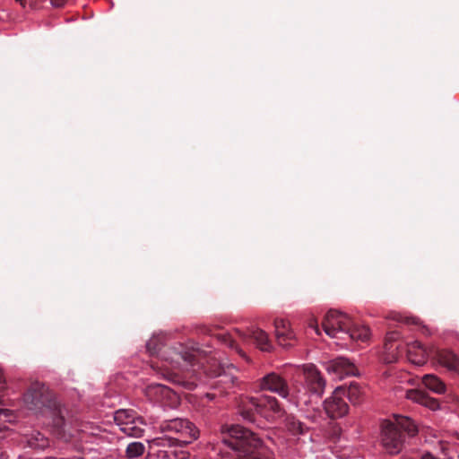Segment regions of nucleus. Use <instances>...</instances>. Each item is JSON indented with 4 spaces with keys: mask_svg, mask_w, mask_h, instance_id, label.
I'll use <instances>...</instances> for the list:
<instances>
[{
    "mask_svg": "<svg viewBox=\"0 0 459 459\" xmlns=\"http://www.w3.org/2000/svg\"><path fill=\"white\" fill-rule=\"evenodd\" d=\"M159 336H153L146 343V349L151 355L161 351V358L169 363L173 368H178V372H168L166 377L171 382L183 386L187 390H193L197 385V379L201 364L197 359L199 351L190 349L182 343L165 348Z\"/></svg>",
    "mask_w": 459,
    "mask_h": 459,
    "instance_id": "nucleus-1",
    "label": "nucleus"
},
{
    "mask_svg": "<svg viewBox=\"0 0 459 459\" xmlns=\"http://www.w3.org/2000/svg\"><path fill=\"white\" fill-rule=\"evenodd\" d=\"M163 436L148 440L149 449L159 459H187L189 453L183 448L195 440L199 430L186 419L176 418L160 422Z\"/></svg>",
    "mask_w": 459,
    "mask_h": 459,
    "instance_id": "nucleus-2",
    "label": "nucleus"
},
{
    "mask_svg": "<svg viewBox=\"0 0 459 459\" xmlns=\"http://www.w3.org/2000/svg\"><path fill=\"white\" fill-rule=\"evenodd\" d=\"M24 403L28 410L35 413H48L52 418L53 429L58 438L68 441L72 434L66 433L63 409L56 402L54 394L41 383H34L24 394Z\"/></svg>",
    "mask_w": 459,
    "mask_h": 459,
    "instance_id": "nucleus-3",
    "label": "nucleus"
},
{
    "mask_svg": "<svg viewBox=\"0 0 459 459\" xmlns=\"http://www.w3.org/2000/svg\"><path fill=\"white\" fill-rule=\"evenodd\" d=\"M222 440L233 451L236 459H265L262 440L247 429L231 426Z\"/></svg>",
    "mask_w": 459,
    "mask_h": 459,
    "instance_id": "nucleus-4",
    "label": "nucleus"
},
{
    "mask_svg": "<svg viewBox=\"0 0 459 459\" xmlns=\"http://www.w3.org/2000/svg\"><path fill=\"white\" fill-rule=\"evenodd\" d=\"M382 444L391 455L401 452L407 437H414L418 433L415 423L408 417L394 415V421L384 420L382 425Z\"/></svg>",
    "mask_w": 459,
    "mask_h": 459,
    "instance_id": "nucleus-5",
    "label": "nucleus"
},
{
    "mask_svg": "<svg viewBox=\"0 0 459 459\" xmlns=\"http://www.w3.org/2000/svg\"><path fill=\"white\" fill-rule=\"evenodd\" d=\"M238 411L242 418L251 423L256 422V414L267 417V412L281 415V408L278 400L273 396L263 395L258 398L246 397L241 399Z\"/></svg>",
    "mask_w": 459,
    "mask_h": 459,
    "instance_id": "nucleus-6",
    "label": "nucleus"
},
{
    "mask_svg": "<svg viewBox=\"0 0 459 459\" xmlns=\"http://www.w3.org/2000/svg\"><path fill=\"white\" fill-rule=\"evenodd\" d=\"M351 322L346 314L330 309L322 322V326L327 335L337 338L339 333L345 334Z\"/></svg>",
    "mask_w": 459,
    "mask_h": 459,
    "instance_id": "nucleus-7",
    "label": "nucleus"
},
{
    "mask_svg": "<svg viewBox=\"0 0 459 459\" xmlns=\"http://www.w3.org/2000/svg\"><path fill=\"white\" fill-rule=\"evenodd\" d=\"M406 344L400 341V333L391 332L386 334L384 344L383 359L385 363H394L403 355Z\"/></svg>",
    "mask_w": 459,
    "mask_h": 459,
    "instance_id": "nucleus-8",
    "label": "nucleus"
},
{
    "mask_svg": "<svg viewBox=\"0 0 459 459\" xmlns=\"http://www.w3.org/2000/svg\"><path fill=\"white\" fill-rule=\"evenodd\" d=\"M303 373L307 389L313 394L321 397L325 392V380L320 371L313 364L303 366Z\"/></svg>",
    "mask_w": 459,
    "mask_h": 459,
    "instance_id": "nucleus-9",
    "label": "nucleus"
},
{
    "mask_svg": "<svg viewBox=\"0 0 459 459\" xmlns=\"http://www.w3.org/2000/svg\"><path fill=\"white\" fill-rule=\"evenodd\" d=\"M259 388L278 394L282 398H287L290 394L287 381L274 372L266 374L259 380Z\"/></svg>",
    "mask_w": 459,
    "mask_h": 459,
    "instance_id": "nucleus-10",
    "label": "nucleus"
},
{
    "mask_svg": "<svg viewBox=\"0 0 459 459\" xmlns=\"http://www.w3.org/2000/svg\"><path fill=\"white\" fill-rule=\"evenodd\" d=\"M324 408L331 419L342 418L348 413L349 405L342 395L341 388H336L333 394L325 401Z\"/></svg>",
    "mask_w": 459,
    "mask_h": 459,
    "instance_id": "nucleus-11",
    "label": "nucleus"
},
{
    "mask_svg": "<svg viewBox=\"0 0 459 459\" xmlns=\"http://www.w3.org/2000/svg\"><path fill=\"white\" fill-rule=\"evenodd\" d=\"M326 368L330 373H333L340 378L358 374L355 365L348 359L342 357L331 360Z\"/></svg>",
    "mask_w": 459,
    "mask_h": 459,
    "instance_id": "nucleus-12",
    "label": "nucleus"
},
{
    "mask_svg": "<svg viewBox=\"0 0 459 459\" xmlns=\"http://www.w3.org/2000/svg\"><path fill=\"white\" fill-rule=\"evenodd\" d=\"M433 357L443 367L451 371H459V358L450 350L437 349L431 351Z\"/></svg>",
    "mask_w": 459,
    "mask_h": 459,
    "instance_id": "nucleus-13",
    "label": "nucleus"
},
{
    "mask_svg": "<svg viewBox=\"0 0 459 459\" xmlns=\"http://www.w3.org/2000/svg\"><path fill=\"white\" fill-rule=\"evenodd\" d=\"M405 351L408 359L418 366L425 364L429 357V351L419 342L406 343Z\"/></svg>",
    "mask_w": 459,
    "mask_h": 459,
    "instance_id": "nucleus-14",
    "label": "nucleus"
},
{
    "mask_svg": "<svg viewBox=\"0 0 459 459\" xmlns=\"http://www.w3.org/2000/svg\"><path fill=\"white\" fill-rule=\"evenodd\" d=\"M147 394L149 396L154 395L158 401L168 399L173 406L178 403V397L176 393L164 385L155 384L149 385Z\"/></svg>",
    "mask_w": 459,
    "mask_h": 459,
    "instance_id": "nucleus-15",
    "label": "nucleus"
},
{
    "mask_svg": "<svg viewBox=\"0 0 459 459\" xmlns=\"http://www.w3.org/2000/svg\"><path fill=\"white\" fill-rule=\"evenodd\" d=\"M406 398L411 400L417 403L422 404L431 410H437L439 406L438 401L432 397H429L427 393L417 390L410 389L406 391Z\"/></svg>",
    "mask_w": 459,
    "mask_h": 459,
    "instance_id": "nucleus-16",
    "label": "nucleus"
},
{
    "mask_svg": "<svg viewBox=\"0 0 459 459\" xmlns=\"http://www.w3.org/2000/svg\"><path fill=\"white\" fill-rule=\"evenodd\" d=\"M23 438L27 446L32 449H45L49 446L48 438L38 430H32L29 434H25Z\"/></svg>",
    "mask_w": 459,
    "mask_h": 459,
    "instance_id": "nucleus-17",
    "label": "nucleus"
},
{
    "mask_svg": "<svg viewBox=\"0 0 459 459\" xmlns=\"http://www.w3.org/2000/svg\"><path fill=\"white\" fill-rule=\"evenodd\" d=\"M345 334L353 341L366 342L369 338V329L365 325H359L351 321Z\"/></svg>",
    "mask_w": 459,
    "mask_h": 459,
    "instance_id": "nucleus-18",
    "label": "nucleus"
},
{
    "mask_svg": "<svg viewBox=\"0 0 459 459\" xmlns=\"http://www.w3.org/2000/svg\"><path fill=\"white\" fill-rule=\"evenodd\" d=\"M423 385L430 391L436 394L446 393V384L436 375L427 374L422 377Z\"/></svg>",
    "mask_w": 459,
    "mask_h": 459,
    "instance_id": "nucleus-19",
    "label": "nucleus"
},
{
    "mask_svg": "<svg viewBox=\"0 0 459 459\" xmlns=\"http://www.w3.org/2000/svg\"><path fill=\"white\" fill-rule=\"evenodd\" d=\"M249 336L262 351H270L272 350L273 345L264 331L261 329L251 330Z\"/></svg>",
    "mask_w": 459,
    "mask_h": 459,
    "instance_id": "nucleus-20",
    "label": "nucleus"
},
{
    "mask_svg": "<svg viewBox=\"0 0 459 459\" xmlns=\"http://www.w3.org/2000/svg\"><path fill=\"white\" fill-rule=\"evenodd\" d=\"M145 425V422L143 418L138 417L135 420H133L128 425L122 429V432L126 435L133 437H141L144 433V429L143 428Z\"/></svg>",
    "mask_w": 459,
    "mask_h": 459,
    "instance_id": "nucleus-21",
    "label": "nucleus"
},
{
    "mask_svg": "<svg viewBox=\"0 0 459 459\" xmlns=\"http://www.w3.org/2000/svg\"><path fill=\"white\" fill-rule=\"evenodd\" d=\"M138 417L132 410H118L114 414V420L120 430Z\"/></svg>",
    "mask_w": 459,
    "mask_h": 459,
    "instance_id": "nucleus-22",
    "label": "nucleus"
},
{
    "mask_svg": "<svg viewBox=\"0 0 459 459\" xmlns=\"http://www.w3.org/2000/svg\"><path fill=\"white\" fill-rule=\"evenodd\" d=\"M285 427L292 435H303L308 428L293 415H288L285 419Z\"/></svg>",
    "mask_w": 459,
    "mask_h": 459,
    "instance_id": "nucleus-23",
    "label": "nucleus"
},
{
    "mask_svg": "<svg viewBox=\"0 0 459 459\" xmlns=\"http://www.w3.org/2000/svg\"><path fill=\"white\" fill-rule=\"evenodd\" d=\"M340 388L342 390V395L343 398H348L349 401L353 404L359 403L361 391L358 384L351 383L348 387L341 386Z\"/></svg>",
    "mask_w": 459,
    "mask_h": 459,
    "instance_id": "nucleus-24",
    "label": "nucleus"
},
{
    "mask_svg": "<svg viewBox=\"0 0 459 459\" xmlns=\"http://www.w3.org/2000/svg\"><path fill=\"white\" fill-rule=\"evenodd\" d=\"M145 452V446L142 442L134 441L127 445L126 455L129 459H135L143 455Z\"/></svg>",
    "mask_w": 459,
    "mask_h": 459,
    "instance_id": "nucleus-25",
    "label": "nucleus"
},
{
    "mask_svg": "<svg viewBox=\"0 0 459 459\" xmlns=\"http://www.w3.org/2000/svg\"><path fill=\"white\" fill-rule=\"evenodd\" d=\"M275 335L278 342H282L284 340L282 336L287 332L291 331L288 321L284 319H275L274 321Z\"/></svg>",
    "mask_w": 459,
    "mask_h": 459,
    "instance_id": "nucleus-26",
    "label": "nucleus"
},
{
    "mask_svg": "<svg viewBox=\"0 0 459 459\" xmlns=\"http://www.w3.org/2000/svg\"><path fill=\"white\" fill-rule=\"evenodd\" d=\"M282 342H278L282 347H290L292 346L295 342V334L293 331H290L284 333Z\"/></svg>",
    "mask_w": 459,
    "mask_h": 459,
    "instance_id": "nucleus-27",
    "label": "nucleus"
},
{
    "mask_svg": "<svg viewBox=\"0 0 459 459\" xmlns=\"http://www.w3.org/2000/svg\"><path fill=\"white\" fill-rule=\"evenodd\" d=\"M222 342L227 344L230 348L235 349L239 354L244 356L245 354L242 352L241 350H238V344L235 340L232 339V337L230 334H224L222 335Z\"/></svg>",
    "mask_w": 459,
    "mask_h": 459,
    "instance_id": "nucleus-28",
    "label": "nucleus"
},
{
    "mask_svg": "<svg viewBox=\"0 0 459 459\" xmlns=\"http://www.w3.org/2000/svg\"><path fill=\"white\" fill-rule=\"evenodd\" d=\"M12 411L8 409H0V418H4L5 420L11 421Z\"/></svg>",
    "mask_w": 459,
    "mask_h": 459,
    "instance_id": "nucleus-29",
    "label": "nucleus"
},
{
    "mask_svg": "<svg viewBox=\"0 0 459 459\" xmlns=\"http://www.w3.org/2000/svg\"><path fill=\"white\" fill-rule=\"evenodd\" d=\"M6 383L7 382L4 374L2 368H0V391L4 390L6 388Z\"/></svg>",
    "mask_w": 459,
    "mask_h": 459,
    "instance_id": "nucleus-30",
    "label": "nucleus"
},
{
    "mask_svg": "<svg viewBox=\"0 0 459 459\" xmlns=\"http://www.w3.org/2000/svg\"><path fill=\"white\" fill-rule=\"evenodd\" d=\"M50 3L54 7L60 8L65 5V0H50Z\"/></svg>",
    "mask_w": 459,
    "mask_h": 459,
    "instance_id": "nucleus-31",
    "label": "nucleus"
},
{
    "mask_svg": "<svg viewBox=\"0 0 459 459\" xmlns=\"http://www.w3.org/2000/svg\"><path fill=\"white\" fill-rule=\"evenodd\" d=\"M308 325H309V327L315 329V331L317 334L320 333L317 322L315 319H311Z\"/></svg>",
    "mask_w": 459,
    "mask_h": 459,
    "instance_id": "nucleus-32",
    "label": "nucleus"
},
{
    "mask_svg": "<svg viewBox=\"0 0 459 459\" xmlns=\"http://www.w3.org/2000/svg\"><path fill=\"white\" fill-rule=\"evenodd\" d=\"M6 455L0 449V459H6Z\"/></svg>",
    "mask_w": 459,
    "mask_h": 459,
    "instance_id": "nucleus-33",
    "label": "nucleus"
},
{
    "mask_svg": "<svg viewBox=\"0 0 459 459\" xmlns=\"http://www.w3.org/2000/svg\"><path fill=\"white\" fill-rule=\"evenodd\" d=\"M216 376H221V372H218V373L216 374Z\"/></svg>",
    "mask_w": 459,
    "mask_h": 459,
    "instance_id": "nucleus-34",
    "label": "nucleus"
}]
</instances>
